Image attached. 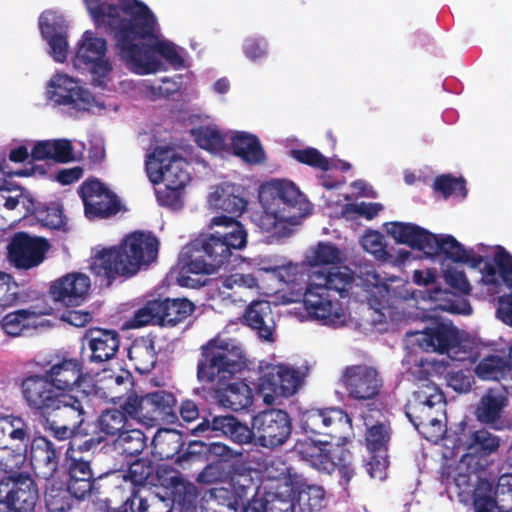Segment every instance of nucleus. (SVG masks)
Returning <instances> with one entry per match:
<instances>
[{
    "label": "nucleus",
    "instance_id": "nucleus-29",
    "mask_svg": "<svg viewBox=\"0 0 512 512\" xmlns=\"http://www.w3.org/2000/svg\"><path fill=\"white\" fill-rule=\"evenodd\" d=\"M59 454L53 443L44 436L35 437L31 443L30 463L35 476L50 483L58 469Z\"/></svg>",
    "mask_w": 512,
    "mask_h": 512
},
{
    "label": "nucleus",
    "instance_id": "nucleus-18",
    "mask_svg": "<svg viewBox=\"0 0 512 512\" xmlns=\"http://www.w3.org/2000/svg\"><path fill=\"white\" fill-rule=\"evenodd\" d=\"M85 216L90 220L107 219L122 209L118 196L99 179H88L79 187Z\"/></svg>",
    "mask_w": 512,
    "mask_h": 512
},
{
    "label": "nucleus",
    "instance_id": "nucleus-21",
    "mask_svg": "<svg viewBox=\"0 0 512 512\" xmlns=\"http://www.w3.org/2000/svg\"><path fill=\"white\" fill-rule=\"evenodd\" d=\"M85 408L77 397L47 417L38 418V422L45 431L57 440L63 441L71 438L84 422Z\"/></svg>",
    "mask_w": 512,
    "mask_h": 512
},
{
    "label": "nucleus",
    "instance_id": "nucleus-17",
    "mask_svg": "<svg viewBox=\"0 0 512 512\" xmlns=\"http://www.w3.org/2000/svg\"><path fill=\"white\" fill-rule=\"evenodd\" d=\"M445 403L444 393L432 383L423 384L406 405V416L414 427L441 426L438 414Z\"/></svg>",
    "mask_w": 512,
    "mask_h": 512
},
{
    "label": "nucleus",
    "instance_id": "nucleus-13",
    "mask_svg": "<svg viewBox=\"0 0 512 512\" xmlns=\"http://www.w3.org/2000/svg\"><path fill=\"white\" fill-rule=\"evenodd\" d=\"M188 162L170 147H156L149 155L145 168L153 184L166 183L186 187L191 176Z\"/></svg>",
    "mask_w": 512,
    "mask_h": 512
},
{
    "label": "nucleus",
    "instance_id": "nucleus-35",
    "mask_svg": "<svg viewBox=\"0 0 512 512\" xmlns=\"http://www.w3.org/2000/svg\"><path fill=\"white\" fill-rule=\"evenodd\" d=\"M231 148L233 154L250 165L262 164L266 160L265 151L254 134L247 132H236L231 137Z\"/></svg>",
    "mask_w": 512,
    "mask_h": 512
},
{
    "label": "nucleus",
    "instance_id": "nucleus-62",
    "mask_svg": "<svg viewBox=\"0 0 512 512\" xmlns=\"http://www.w3.org/2000/svg\"><path fill=\"white\" fill-rule=\"evenodd\" d=\"M205 453L211 462H219L226 466L234 458L242 457L243 453L233 450L222 442H212L206 445Z\"/></svg>",
    "mask_w": 512,
    "mask_h": 512
},
{
    "label": "nucleus",
    "instance_id": "nucleus-11",
    "mask_svg": "<svg viewBox=\"0 0 512 512\" xmlns=\"http://www.w3.org/2000/svg\"><path fill=\"white\" fill-rule=\"evenodd\" d=\"M259 202L275 208L290 220V225H298L310 210V203L296 184L287 179H272L261 184Z\"/></svg>",
    "mask_w": 512,
    "mask_h": 512
},
{
    "label": "nucleus",
    "instance_id": "nucleus-61",
    "mask_svg": "<svg viewBox=\"0 0 512 512\" xmlns=\"http://www.w3.org/2000/svg\"><path fill=\"white\" fill-rule=\"evenodd\" d=\"M107 387L115 389L112 399L121 398L122 395L130 391L134 385V378L130 371L121 369L118 373H111L106 378Z\"/></svg>",
    "mask_w": 512,
    "mask_h": 512
},
{
    "label": "nucleus",
    "instance_id": "nucleus-32",
    "mask_svg": "<svg viewBox=\"0 0 512 512\" xmlns=\"http://www.w3.org/2000/svg\"><path fill=\"white\" fill-rule=\"evenodd\" d=\"M388 233L397 243L422 251L426 255L431 249V241L434 240L433 233L413 223L392 222Z\"/></svg>",
    "mask_w": 512,
    "mask_h": 512
},
{
    "label": "nucleus",
    "instance_id": "nucleus-54",
    "mask_svg": "<svg viewBox=\"0 0 512 512\" xmlns=\"http://www.w3.org/2000/svg\"><path fill=\"white\" fill-rule=\"evenodd\" d=\"M194 140L199 147L208 151H220L224 147L225 137L223 134L209 126H200L192 131Z\"/></svg>",
    "mask_w": 512,
    "mask_h": 512
},
{
    "label": "nucleus",
    "instance_id": "nucleus-1",
    "mask_svg": "<svg viewBox=\"0 0 512 512\" xmlns=\"http://www.w3.org/2000/svg\"><path fill=\"white\" fill-rule=\"evenodd\" d=\"M339 248L330 242H319L307 255L312 271L304 293V305L308 313L324 324L336 326L344 322L339 298L348 295L355 279L354 273L341 263Z\"/></svg>",
    "mask_w": 512,
    "mask_h": 512
},
{
    "label": "nucleus",
    "instance_id": "nucleus-43",
    "mask_svg": "<svg viewBox=\"0 0 512 512\" xmlns=\"http://www.w3.org/2000/svg\"><path fill=\"white\" fill-rule=\"evenodd\" d=\"M113 449L125 457H135L146 447L145 434L140 429H125L112 442Z\"/></svg>",
    "mask_w": 512,
    "mask_h": 512
},
{
    "label": "nucleus",
    "instance_id": "nucleus-5",
    "mask_svg": "<svg viewBox=\"0 0 512 512\" xmlns=\"http://www.w3.org/2000/svg\"><path fill=\"white\" fill-rule=\"evenodd\" d=\"M245 366L240 346L228 341L210 340L202 347L197 364V379L202 383H224Z\"/></svg>",
    "mask_w": 512,
    "mask_h": 512
},
{
    "label": "nucleus",
    "instance_id": "nucleus-55",
    "mask_svg": "<svg viewBox=\"0 0 512 512\" xmlns=\"http://www.w3.org/2000/svg\"><path fill=\"white\" fill-rule=\"evenodd\" d=\"M433 189L448 198L451 195L466 197L467 189L463 178H456L451 175L437 176L433 183Z\"/></svg>",
    "mask_w": 512,
    "mask_h": 512
},
{
    "label": "nucleus",
    "instance_id": "nucleus-34",
    "mask_svg": "<svg viewBox=\"0 0 512 512\" xmlns=\"http://www.w3.org/2000/svg\"><path fill=\"white\" fill-rule=\"evenodd\" d=\"M475 372L482 380L505 381L506 383H501V387L506 393L512 388V366L500 356L484 357L477 364Z\"/></svg>",
    "mask_w": 512,
    "mask_h": 512
},
{
    "label": "nucleus",
    "instance_id": "nucleus-15",
    "mask_svg": "<svg viewBox=\"0 0 512 512\" xmlns=\"http://www.w3.org/2000/svg\"><path fill=\"white\" fill-rule=\"evenodd\" d=\"M255 444L276 449L283 446L292 433V421L289 414L281 409H267L252 418Z\"/></svg>",
    "mask_w": 512,
    "mask_h": 512
},
{
    "label": "nucleus",
    "instance_id": "nucleus-50",
    "mask_svg": "<svg viewBox=\"0 0 512 512\" xmlns=\"http://www.w3.org/2000/svg\"><path fill=\"white\" fill-rule=\"evenodd\" d=\"M493 484L477 476V482L473 492V505L476 512H493L498 509V503L493 496Z\"/></svg>",
    "mask_w": 512,
    "mask_h": 512
},
{
    "label": "nucleus",
    "instance_id": "nucleus-9",
    "mask_svg": "<svg viewBox=\"0 0 512 512\" xmlns=\"http://www.w3.org/2000/svg\"><path fill=\"white\" fill-rule=\"evenodd\" d=\"M19 388L24 406L36 419L47 417L77 398L70 393L57 392L44 374L24 375L20 379Z\"/></svg>",
    "mask_w": 512,
    "mask_h": 512
},
{
    "label": "nucleus",
    "instance_id": "nucleus-7",
    "mask_svg": "<svg viewBox=\"0 0 512 512\" xmlns=\"http://www.w3.org/2000/svg\"><path fill=\"white\" fill-rule=\"evenodd\" d=\"M293 451L311 467L327 474L338 470L341 477L349 482L354 476L352 454L343 445L330 441L297 440Z\"/></svg>",
    "mask_w": 512,
    "mask_h": 512
},
{
    "label": "nucleus",
    "instance_id": "nucleus-23",
    "mask_svg": "<svg viewBox=\"0 0 512 512\" xmlns=\"http://www.w3.org/2000/svg\"><path fill=\"white\" fill-rule=\"evenodd\" d=\"M407 335H417V343L425 352H436L439 354L449 353L460 347L461 337L458 328L452 323L435 321L430 326Z\"/></svg>",
    "mask_w": 512,
    "mask_h": 512
},
{
    "label": "nucleus",
    "instance_id": "nucleus-28",
    "mask_svg": "<svg viewBox=\"0 0 512 512\" xmlns=\"http://www.w3.org/2000/svg\"><path fill=\"white\" fill-rule=\"evenodd\" d=\"M209 430L219 432L221 435L239 445L250 444L255 438L252 427H248L232 415L214 416L212 420L204 418L203 421L194 428L195 433H204Z\"/></svg>",
    "mask_w": 512,
    "mask_h": 512
},
{
    "label": "nucleus",
    "instance_id": "nucleus-41",
    "mask_svg": "<svg viewBox=\"0 0 512 512\" xmlns=\"http://www.w3.org/2000/svg\"><path fill=\"white\" fill-rule=\"evenodd\" d=\"M239 505L226 486L208 490L201 503V512H237Z\"/></svg>",
    "mask_w": 512,
    "mask_h": 512
},
{
    "label": "nucleus",
    "instance_id": "nucleus-42",
    "mask_svg": "<svg viewBox=\"0 0 512 512\" xmlns=\"http://www.w3.org/2000/svg\"><path fill=\"white\" fill-rule=\"evenodd\" d=\"M219 402L232 411H241L252 405V391L246 383L234 382L219 394Z\"/></svg>",
    "mask_w": 512,
    "mask_h": 512
},
{
    "label": "nucleus",
    "instance_id": "nucleus-64",
    "mask_svg": "<svg viewBox=\"0 0 512 512\" xmlns=\"http://www.w3.org/2000/svg\"><path fill=\"white\" fill-rule=\"evenodd\" d=\"M153 473V467L150 462L144 459H137L129 465L125 479L131 481L135 486H143Z\"/></svg>",
    "mask_w": 512,
    "mask_h": 512
},
{
    "label": "nucleus",
    "instance_id": "nucleus-10",
    "mask_svg": "<svg viewBox=\"0 0 512 512\" xmlns=\"http://www.w3.org/2000/svg\"><path fill=\"white\" fill-rule=\"evenodd\" d=\"M177 400L172 392L158 390L142 396L129 395L122 408L135 419L147 426L162 423L173 424L178 420Z\"/></svg>",
    "mask_w": 512,
    "mask_h": 512
},
{
    "label": "nucleus",
    "instance_id": "nucleus-48",
    "mask_svg": "<svg viewBox=\"0 0 512 512\" xmlns=\"http://www.w3.org/2000/svg\"><path fill=\"white\" fill-rule=\"evenodd\" d=\"M129 414L121 409L111 408L102 411L97 419V426L100 432L107 436H118L125 430Z\"/></svg>",
    "mask_w": 512,
    "mask_h": 512
},
{
    "label": "nucleus",
    "instance_id": "nucleus-31",
    "mask_svg": "<svg viewBox=\"0 0 512 512\" xmlns=\"http://www.w3.org/2000/svg\"><path fill=\"white\" fill-rule=\"evenodd\" d=\"M39 25L43 38L49 44L51 56L56 62L63 63L68 56V42L62 20L54 13L46 12L41 15Z\"/></svg>",
    "mask_w": 512,
    "mask_h": 512
},
{
    "label": "nucleus",
    "instance_id": "nucleus-49",
    "mask_svg": "<svg viewBox=\"0 0 512 512\" xmlns=\"http://www.w3.org/2000/svg\"><path fill=\"white\" fill-rule=\"evenodd\" d=\"M269 309L267 302L255 301L247 307L244 314L247 325L257 330L259 336L265 340L272 339V330L265 323V316Z\"/></svg>",
    "mask_w": 512,
    "mask_h": 512
},
{
    "label": "nucleus",
    "instance_id": "nucleus-40",
    "mask_svg": "<svg viewBox=\"0 0 512 512\" xmlns=\"http://www.w3.org/2000/svg\"><path fill=\"white\" fill-rule=\"evenodd\" d=\"M506 405L507 398L504 395L495 394L494 389H489L477 405L475 412L477 420L498 429L496 423L499 421L502 410Z\"/></svg>",
    "mask_w": 512,
    "mask_h": 512
},
{
    "label": "nucleus",
    "instance_id": "nucleus-30",
    "mask_svg": "<svg viewBox=\"0 0 512 512\" xmlns=\"http://www.w3.org/2000/svg\"><path fill=\"white\" fill-rule=\"evenodd\" d=\"M210 204L218 211L225 212L236 219L246 210L248 200L245 197V189L233 183H222L210 194Z\"/></svg>",
    "mask_w": 512,
    "mask_h": 512
},
{
    "label": "nucleus",
    "instance_id": "nucleus-58",
    "mask_svg": "<svg viewBox=\"0 0 512 512\" xmlns=\"http://www.w3.org/2000/svg\"><path fill=\"white\" fill-rule=\"evenodd\" d=\"M185 187L164 183L163 188L155 189L157 201L160 206L179 210L183 207V194Z\"/></svg>",
    "mask_w": 512,
    "mask_h": 512
},
{
    "label": "nucleus",
    "instance_id": "nucleus-3",
    "mask_svg": "<svg viewBox=\"0 0 512 512\" xmlns=\"http://www.w3.org/2000/svg\"><path fill=\"white\" fill-rule=\"evenodd\" d=\"M160 242L151 231L136 230L126 235L119 245L98 251L90 266L102 287H110L118 277L130 278L142 267L153 263Z\"/></svg>",
    "mask_w": 512,
    "mask_h": 512
},
{
    "label": "nucleus",
    "instance_id": "nucleus-22",
    "mask_svg": "<svg viewBox=\"0 0 512 512\" xmlns=\"http://www.w3.org/2000/svg\"><path fill=\"white\" fill-rule=\"evenodd\" d=\"M50 249V243L42 237H33L26 232H17L8 244V258L20 269H31L40 265L45 254Z\"/></svg>",
    "mask_w": 512,
    "mask_h": 512
},
{
    "label": "nucleus",
    "instance_id": "nucleus-20",
    "mask_svg": "<svg viewBox=\"0 0 512 512\" xmlns=\"http://www.w3.org/2000/svg\"><path fill=\"white\" fill-rule=\"evenodd\" d=\"M500 444L501 439L487 429L472 431L465 441L467 453L462 456L458 466L457 484L471 485V476L477 471L476 467L470 469L472 462L476 457H487L496 453Z\"/></svg>",
    "mask_w": 512,
    "mask_h": 512
},
{
    "label": "nucleus",
    "instance_id": "nucleus-46",
    "mask_svg": "<svg viewBox=\"0 0 512 512\" xmlns=\"http://www.w3.org/2000/svg\"><path fill=\"white\" fill-rule=\"evenodd\" d=\"M324 500L325 491L318 485L302 483L295 490V504L302 512H319Z\"/></svg>",
    "mask_w": 512,
    "mask_h": 512
},
{
    "label": "nucleus",
    "instance_id": "nucleus-47",
    "mask_svg": "<svg viewBox=\"0 0 512 512\" xmlns=\"http://www.w3.org/2000/svg\"><path fill=\"white\" fill-rule=\"evenodd\" d=\"M444 255L445 258L458 263L464 260L465 247L452 235H436L431 241L428 256Z\"/></svg>",
    "mask_w": 512,
    "mask_h": 512
},
{
    "label": "nucleus",
    "instance_id": "nucleus-8",
    "mask_svg": "<svg viewBox=\"0 0 512 512\" xmlns=\"http://www.w3.org/2000/svg\"><path fill=\"white\" fill-rule=\"evenodd\" d=\"M341 383L349 399L365 407V411L382 415L384 403L379 399L384 381L380 372L367 364L346 366L342 372Z\"/></svg>",
    "mask_w": 512,
    "mask_h": 512
},
{
    "label": "nucleus",
    "instance_id": "nucleus-12",
    "mask_svg": "<svg viewBox=\"0 0 512 512\" xmlns=\"http://www.w3.org/2000/svg\"><path fill=\"white\" fill-rule=\"evenodd\" d=\"M194 311V303L187 298L154 299L135 311L130 324L133 328L148 324L174 327L185 321Z\"/></svg>",
    "mask_w": 512,
    "mask_h": 512
},
{
    "label": "nucleus",
    "instance_id": "nucleus-60",
    "mask_svg": "<svg viewBox=\"0 0 512 512\" xmlns=\"http://www.w3.org/2000/svg\"><path fill=\"white\" fill-rule=\"evenodd\" d=\"M500 512H512V474L502 475L493 490Z\"/></svg>",
    "mask_w": 512,
    "mask_h": 512
},
{
    "label": "nucleus",
    "instance_id": "nucleus-2",
    "mask_svg": "<svg viewBox=\"0 0 512 512\" xmlns=\"http://www.w3.org/2000/svg\"><path fill=\"white\" fill-rule=\"evenodd\" d=\"M208 227H220L221 230L202 233L185 248L188 258L185 267L190 273L213 274L229 263L234 251L247 245L248 233L233 217L215 216Z\"/></svg>",
    "mask_w": 512,
    "mask_h": 512
},
{
    "label": "nucleus",
    "instance_id": "nucleus-51",
    "mask_svg": "<svg viewBox=\"0 0 512 512\" xmlns=\"http://www.w3.org/2000/svg\"><path fill=\"white\" fill-rule=\"evenodd\" d=\"M68 488H55L54 480L45 484V504L50 512H65L70 509L71 503Z\"/></svg>",
    "mask_w": 512,
    "mask_h": 512
},
{
    "label": "nucleus",
    "instance_id": "nucleus-63",
    "mask_svg": "<svg viewBox=\"0 0 512 512\" xmlns=\"http://www.w3.org/2000/svg\"><path fill=\"white\" fill-rule=\"evenodd\" d=\"M83 2L95 25L105 29L107 17L113 16L110 13L116 12L114 4L108 1L101 2V0H83Z\"/></svg>",
    "mask_w": 512,
    "mask_h": 512
},
{
    "label": "nucleus",
    "instance_id": "nucleus-27",
    "mask_svg": "<svg viewBox=\"0 0 512 512\" xmlns=\"http://www.w3.org/2000/svg\"><path fill=\"white\" fill-rule=\"evenodd\" d=\"M89 350L91 363H103L115 357L120 346V334L114 329L91 327L83 336Z\"/></svg>",
    "mask_w": 512,
    "mask_h": 512
},
{
    "label": "nucleus",
    "instance_id": "nucleus-24",
    "mask_svg": "<svg viewBox=\"0 0 512 512\" xmlns=\"http://www.w3.org/2000/svg\"><path fill=\"white\" fill-rule=\"evenodd\" d=\"M50 99L57 105H63L76 111H89L94 103V96L65 74L56 75L50 82Z\"/></svg>",
    "mask_w": 512,
    "mask_h": 512
},
{
    "label": "nucleus",
    "instance_id": "nucleus-4",
    "mask_svg": "<svg viewBox=\"0 0 512 512\" xmlns=\"http://www.w3.org/2000/svg\"><path fill=\"white\" fill-rule=\"evenodd\" d=\"M113 16L107 17L105 31L111 34L120 51L133 40L156 38L157 19L150 8L139 0H118Z\"/></svg>",
    "mask_w": 512,
    "mask_h": 512
},
{
    "label": "nucleus",
    "instance_id": "nucleus-25",
    "mask_svg": "<svg viewBox=\"0 0 512 512\" xmlns=\"http://www.w3.org/2000/svg\"><path fill=\"white\" fill-rule=\"evenodd\" d=\"M44 375L57 392L72 394L84 380V363L79 358L57 356L56 361L49 362Z\"/></svg>",
    "mask_w": 512,
    "mask_h": 512
},
{
    "label": "nucleus",
    "instance_id": "nucleus-59",
    "mask_svg": "<svg viewBox=\"0 0 512 512\" xmlns=\"http://www.w3.org/2000/svg\"><path fill=\"white\" fill-rule=\"evenodd\" d=\"M355 273L360 280V285L365 287L367 291L372 289H377L378 292L388 291V285L382 282L372 263H360Z\"/></svg>",
    "mask_w": 512,
    "mask_h": 512
},
{
    "label": "nucleus",
    "instance_id": "nucleus-52",
    "mask_svg": "<svg viewBox=\"0 0 512 512\" xmlns=\"http://www.w3.org/2000/svg\"><path fill=\"white\" fill-rule=\"evenodd\" d=\"M35 217L45 227L66 231V217L59 205L40 206L35 210Z\"/></svg>",
    "mask_w": 512,
    "mask_h": 512
},
{
    "label": "nucleus",
    "instance_id": "nucleus-6",
    "mask_svg": "<svg viewBox=\"0 0 512 512\" xmlns=\"http://www.w3.org/2000/svg\"><path fill=\"white\" fill-rule=\"evenodd\" d=\"M128 46L119 51V56L127 68L136 74L147 75L158 71L161 63L154 54H159L175 69L184 66V59L176 46L169 41L158 40L157 36L150 40H133Z\"/></svg>",
    "mask_w": 512,
    "mask_h": 512
},
{
    "label": "nucleus",
    "instance_id": "nucleus-33",
    "mask_svg": "<svg viewBox=\"0 0 512 512\" xmlns=\"http://www.w3.org/2000/svg\"><path fill=\"white\" fill-rule=\"evenodd\" d=\"M94 478L90 462L70 457L67 488L76 499H84L93 490Z\"/></svg>",
    "mask_w": 512,
    "mask_h": 512
},
{
    "label": "nucleus",
    "instance_id": "nucleus-16",
    "mask_svg": "<svg viewBox=\"0 0 512 512\" xmlns=\"http://www.w3.org/2000/svg\"><path fill=\"white\" fill-rule=\"evenodd\" d=\"M301 385L302 378L296 369L283 364H268L260 370L257 388L265 403L272 404L278 397L294 395Z\"/></svg>",
    "mask_w": 512,
    "mask_h": 512
},
{
    "label": "nucleus",
    "instance_id": "nucleus-39",
    "mask_svg": "<svg viewBox=\"0 0 512 512\" xmlns=\"http://www.w3.org/2000/svg\"><path fill=\"white\" fill-rule=\"evenodd\" d=\"M128 357L138 372L151 371L157 363L154 340L150 337L136 339L128 350Z\"/></svg>",
    "mask_w": 512,
    "mask_h": 512
},
{
    "label": "nucleus",
    "instance_id": "nucleus-38",
    "mask_svg": "<svg viewBox=\"0 0 512 512\" xmlns=\"http://www.w3.org/2000/svg\"><path fill=\"white\" fill-rule=\"evenodd\" d=\"M263 494L269 512H293L295 509V489L292 483L279 486H265Z\"/></svg>",
    "mask_w": 512,
    "mask_h": 512
},
{
    "label": "nucleus",
    "instance_id": "nucleus-57",
    "mask_svg": "<svg viewBox=\"0 0 512 512\" xmlns=\"http://www.w3.org/2000/svg\"><path fill=\"white\" fill-rule=\"evenodd\" d=\"M226 488H229L230 492L236 498L237 504L240 505L244 504L245 501H248L252 497H258L260 486L254 477L250 476L230 481L229 486Z\"/></svg>",
    "mask_w": 512,
    "mask_h": 512
},
{
    "label": "nucleus",
    "instance_id": "nucleus-36",
    "mask_svg": "<svg viewBox=\"0 0 512 512\" xmlns=\"http://www.w3.org/2000/svg\"><path fill=\"white\" fill-rule=\"evenodd\" d=\"M261 204V210L252 215L255 225L263 232L271 233L272 236L285 237L290 235V220L275 208H268L265 203Z\"/></svg>",
    "mask_w": 512,
    "mask_h": 512
},
{
    "label": "nucleus",
    "instance_id": "nucleus-37",
    "mask_svg": "<svg viewBox=\"0 0 512 512\" xmlns=\"http://www.w3.org/2000/svg\"><path fill=\"white\" fill-rule=\"evenodd\" d=\"M323 416L326 419L322 421V425H325L326 430L320 435L329 437L331 440H346L348 433L352 430V420L349 415L341 408L330 407L323 409Z\"/></svg>",
    "mask_w": 512,
    "mask_h": 512
},
{
    "label": "nucleus",
    "instance_id": "nucleus-14",
    "mask_svg": "<svg viewBox=\"0 0 512 512\" xmlns=\"http://www.w3.org/2000/svg\"><path fill=\"white\" fill-rule=\"evenodd\" d=\"M38 498L37 485L27 472L0 480V512H34Z\"/></svg>",
    "mask_w": 512,
    "mask_h": 512
},
{
    "label": "nucleus",
    "instance_id": "nucleus-44",
    "mask_svg": "<svg viewBox=\"0 0 512 512\" xmlns=\"http://www.w3.org/2000/svg\"><path fill=\"white\" fill-rule=\"evenodd\" d=\"M107 43L104 38L95 37L91 31H85L76 53V61L88 65L91 61L104 58Z\"/></svg>",
    "mask_w": 512,
    "mask_h": 512
},
{
    "label": "nucleus",
    "instance_id": "nucleus-19",
    "mask_svg": "<svg viewBox=\"0 0 512 512\" xmlns=\"http://www.w3.org/2000/svg\"><path fill=\"white\" fill-rule=\"evenodd\" d=\"M375 412L363 411L361 416L367 427L365 441L367 449L373 454L367 463V470L371 477H381V473L387 466L386 453L391 439L392 429L390 423L385 421H375Z\"/></svg>",
    "mask_w": 512,
    "mask_h": 512
},
{
    "label": "nucleus",
    "instance_id": "nucleus-56",
    "mask_svg": "<svg viewBox=\"0 0 512 512\" xmlns=\"http://www.w3.org/2000/svg\"><path fill=\"white\" fill-rule=\"evenodd\" d=\"M290 155L299 163L320 169L324 172L330 170V162L318 149L307 147L304 149H292Z\"/></svg>",
    "mask_w": 512,
    "mask_h": 512
},
{
    "label": "nucleus",
    "instance_id": "nucleus-26",
    "mask_svg": "<svg viewBox=\"0 0 512 512\" xmlns=\"http://www.w3.org/2000/svg\"><path fill=\"white\" fill-rule=\"evenodd\" d=\"M91 286L90 278L82 273H68L55 281L49 288L54 301L66 307L81 305L88 296Z\"/></svg>",
    "mask_w": 512,
    "mask_h": 512
},
{
    "label": "nucleus",
    "instance_id": "nucleus-53",
    "mask_svg": "<svg viewBox=\"0 0 512 512\" xmlns=\"http://www.w3.org/2000/svg\"><path fill=\"white\" fill-rule=\"evenodd\" d=\"M264 477L270 481L269 485L279 486L284 483H292L289 468L281 457H271L264 461Z\"/></svg>",
    "mask_w": 512,
    "mask_h": 512
},
{
    "label": "nucleus",
    "instance_id": "nucleus-45",
    "mask_svg": "<svg viewBox=\"0 0 512 512\" xmlns=\"http://www.w3.org/2000/svg\"><path fill=\"white\" fill-rule=\"evenodd\" d=\"M47 311L35 308L19 309L6 314L0 324L3 331L10 336H19L29 326V320L47 314Z\"/></svg>",
    "mask_w": 512,
    "mask_h": 512
}]
</instances>
